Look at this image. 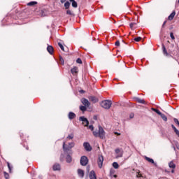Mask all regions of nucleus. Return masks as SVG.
I'll return each instance as SVG.
<instances>
[{
	"instance_id": "obj_41",
	"label": "nucleus",
	"mask_w": 179,
	"mask_h": 179,
	"mask_svg": "<svg viewBox=\"0 0 179 179\" xmlns=\"http://www.w3.org/2000/svg\"><path fill=\"white\" fill-rule=\"evenodd\" d=\"M156 113H157V114H158V115H161L163 114V113H162V112H160V110H157Z\"/></svg>"
},
{
	"instance_id": "obj_40",
	"label": "nucleus",
	"mask_w": 179,
	"mask_h": 179,
	"mask_svg": "<svg viewBox=\"0 0 179 179\" xmlns=\"http://www.w3.org/2000/svg\"><path fill=\"white\" fill-rule=\"evenodd\" d=\"M66 14L67 15H72V11H71L70 10H67Z\"/></svg>"
},
{
	"instance_id": "obj_42",
	"label": "nucleus",
	"mask_w": 179,
	"mask_h": 179,
	"mask_svg": "<svg viewBox=\"0 0 179 179\" xmlns=\"http://www.w3.org/2000/svg\"><path fill=\"white\" fill-rule=\"evenodd\" d=\"M89 129H90L91 131H93V129H94L93 125H90Z\"/></svg>"
},
{
	"instance_id": "obj_19",
	"label": "nucleus",
	"mask_w": 179,
	"mask_h": 179,
	"mask_svg": "<svg viewBox=\"0 0 179 179\" xmlns=\"http://www.w3.org/2000/svg\"><path fill=\"white\" fill-rule=\"evenodd\" d=\"M145 160H147V162H149V163H152V164H155V166H157V164L155 163V161L153 160V159L145 157Z\"/></svg>"
},
{
	"instance_id": "obj_37",
	"label": "nucleus",
	"mask_w": 179,
	"mask_h": 179,
	"mask_svg": "<svg viewBox=\"0 0 179 179\" xmlns=\"http://www.w3.org/2000/svg\"><path fill=\"white\" fill-rule=\"evenodd\" d=\"M115 45H116V47H120V41H117L115 43Z\"/></svg>"
},
{
	"instance_id": "obj_21",
	"label": "nucleus",
	"mask_w": 179,
	"mask_h": 179,
	"mask_svg": "<svg viewBox=\"0 0 179 179\" xmlns=\"http://www.w3.org/2000/svg\"><path fill=\"white\" fill-rule=\"evenodd\" d=\"M72 3L73 8H78V3L75 0H69Z\"/></svg>"
},
{
	"instance_id": "obj_12",
	"label": "nucleus",
	"mask_w": 179,
	"mask_h": 179,
	"mask_svg": "<svg viewBox=\"0 0 179 179\" xmlns=\"http://www.w3.org/2000/svg\"><path fill=\"white\" fill-rule=\"evenodd\" d=\"M71 72L72 75H76L78 73V72H79V70H78V67L74 66L73 69H71Z\"/></svg>"
},
{
	"instance_id": "obj_13",
	"label": "nucleus",
	"mask_w": 179,
	"mask_h": 179,
	"mask_svg": "<svg viewBox=\"0 0 179 179\" xmlns=\"http://www.w3.org/2000/svg\"><path fill=\"white\" fill-rule=\"evenodd\" d=\"M78 174L81 178L85 177V171H83L82 169H78Z\"/></svg>"
},
{
	"instance_id": "obj_27",
	"label": "nucleus",
	"mask_w": 179,
	"mask_h": 179,
	"mask_svg": "<svg viewBox=\"0 0 179 179\" xmlns=\"http://www.w3.org/2000/svg\"><path fill=\"white\" fill-rule=\"evenodd\" d=\"M69 6H71V3L69 2V1H66L65 3H64V7L66 9H69Z\"/></svg>"
},
{
	"instance_id": "obj_30",
	"label": "nucleus",
	"mask_w": 179,
	"mask_h": 179,
	"mask_svg": "<svg viewBox=\"0 0 179 179\" xmlns=\"http://www.w3.org/2000/svg\"><path fill=\"white\" fill-rule=\"evenodd\" d=\"M113 167H114V169H118V167H120V165H118V163L117 162H113Z\"/></svg>"
},
{
	"instance_id": "obj_11",
	"label": "nucleus",
	"mask_w": 179,
	"mask_h": 179,
	"mask_svg": "<svg viewBox=\"0 0 179 179\" xmlns=\"http://www.w3.org/2000/svg\"><path fill=\"white\" fill-rule=\"evenodd\" d=\"M54 171H59L61 170V165L59 164H55L53 165Z\"/></svg>"
},
{
	"instance_id": "obj_22",
	"label": "nucleus",
	"mask_w": 179,
	"mask_h": 179,
	"mask_svg": "<svg viewBox=\"0 0 179 179\" xmlns=\"http://www.w3.org/2000/svg\"><path fill=\"white\" fill-rule=\"evenodd\" d=\"M74 138V135L73 134H70L68 135V136L66 137V141H71Z\"/></svg>"
},
{
	"instance_id": "obj_17",
	"label": "nucleus",
	"mask_w": 179,
	"mask_h": 179,
	"mask_svg": "<svg viewBox=\"0 0 179 179\" xmlns=\"http://www.w3.org/2000/svg\"><path fill=\"white\" fill-rule=\"evenodd\" d=\"M76 117V115L75 113H73V112H70L69 113V120H73V118Z\"/></svg>"
},
{
	"instance_id": "obj_35",
	"label": "nucleus",
	"mask_w": 179,
	"mask_h": 179,
	"mask_svg": "<svg viewBox=\"0 0 179 179\" xmlns=\"http://www.w3.org/2000/svg\"><path fill=\"white\" fill-rule=\"evenodd\" d=\"M134 40H135L136 42H139L140 40H142V38H141V37H137V38H135Z\"/></svg>"
},
{
	"instance_id": "obj_51",
	"label": "nucleus",
	"mask_w": 179,
	"mask_h": 179,
	"mask_svg": "<svg viewBox=\"0 0 179 179\" xmlns=\"http://www.w3.org/2000/svg\"><path fill=\"white\" fill-rule=\"evenodd\" d=\"M113 177H114L115 178H117V175H114Z\"/></svg>"
},
{
	"instance_id": "obj_7",
	"label": "nucleus",
	"mask_w": 179,
	"mask_h": 179,
	"mask_svg": "<svg viewBox=\"0 0 179 179\" xmlns=\"http://www.w3.org/2000/svg\"><path fill=\"white\" fill-rule=\"evenodd\" d=\"M83 146L87 152H90L92 150V146H90V143L85 142L83 143Z\"/></svg>"
},
{
	"instance_id": "obj_1",
	"label": "nucleus",
	"mask_w": 179,
	"mask_h": 179,
	"mask_svg": "<svg viewBox=\"0 0 179 179\" xmlns=\"http://www.w3.org/2000/svg\"><path fill=\"white\" fill-rule=\"evenodd\" d=\"M93 135L96 136V138L99 137L101 139H104L106 137V132L104 131V129H103V127H99V132L97 131H93Z\"/></svg>"
},
{
	"instance_id": "obj_31",
	"label": "nucleus",
	"mask_w": 179,
	"mask_h": 179,
	"mask_svg": "<svg viewBox=\"0 0 179 179\" xmlns=\"http://www.w3.org/2000/svg\"><path fill=\"white\" fill-rule=\"evenodd\" d=\"M170 37L172 40H176V37H174V34L173 32L170 33Z\"/></svg>"
},
{
	"instance_id": "obj_48",
	"label": "nucleus",
	"mask_w": 179,
	"mask_h": 179,
	"mask_svg": "<svg viewBox=\"0 0 179 179\" xmlns=\"http://www.w3.org/2000/svg\"><path fill=\"white\" fill-rule=\"evenodd\" d=\"M134 117V113L130 114V118H133Z\"/></svg>"
},
{
	"instance_id": "obj_39",
	"label": "nucleus",
	"mask_w": 179,
	"mask_h": 179,
	"mask_svg": "<svg viewBox=\"0 0 179 179\" xmlns=\"http://www.w3.org/2000/svg\"><path fill=\"white\" fill-rule=\"evenodd\" d=\"M174 132L176 134V135L178 136L179 138V131L178 129H176V130L174 131Z\"/></svg>"
},
{
	"instance_id": "obj_53",
	"label": "nucleus",
	"mask_w": 179,
	"mask_h": 179,
	"mask_svg": "<svg viewBox=\"0 0 179 179\" xmlns=\"http://www.w3.org/2000/svg\"><path fill=\"white\" fill-rule=\"evenodd\" d=\"M171 173H174V169H173V170L171 171Z\"/></svg>"
},
{
	"instance_id": "obj_43",
	"label": "nucleus",
	"mask_w": 179,
	"mask_h": 179,
	"mask_svg": "<svg viewBox=\"0 0 179 179\" xmlns=\"http://www.w3.org/2000/svg\"><path fill=\"white\" fill-rule=\"evenodd\" d=\"M171 127L174 131L177 129V128H176V126H174L173 124H172Z\"/></svg>"
},
{
	"instance_id": "obj_10",
	"label": "nucleus",
	"mask_w": 179,
	"mask_h": 179,
	"mask_svg": "<svg viewBox=\"0 0 179 179\" xmlns=\"http://www.w3.org/2000/svg\"><path fill=\"white\" fill-rule=\"evenodd\" d=\"M90 179H97V177L96 176V172H94V171H91L90 172Z\"/></svg>"
},
{
	"instance_id": "obj_14",
	"label": "nucleus",
	"mask_w": 179,
	"mask_h": 179,
	"mask_svg": "<svg viewBox=\"0 0 179 179\" xmlns=\"http://www.w3.org/2000/svg\"><path fill=\"white\" fill-rule=\"evenodd\" d=\"M89 100L92 101V103H97V101H99V99L96 96H90Z\"/></svg>"
},
{
	"instance_id": "obj_8",
	"label": "nucleus",
	"mask_w": 179,
	"mask_h": 179,
	"mask_svg": "<svg viewBox=\"0 0 179 179\" xmlns=\"http://www.w3.org/2000/svg\"><path fill=\"white\" fill-rule=\"evenodd\" d=\"M81 102L83 104V106H85V107H90V102H89V100L83 98L81 99Z\"/></svg>"
},
{
	"instance_id": "obj_36",
	"label": "nucleus",
	"mask_w": 179,
	"mask_h": 179,
	"mask_svg": "<svg viewBox=\"0 0 179 179\" xmlns=\"http://www.w3.org/2000/svg\"><path fill=\"white\" fill-rule=\"evenodd\" d=\"M76 62L77 64H82V59H80V58H78Z\"/></svg>"
},
{
	"instance_id": "obj_9",
	"label": "nucleus",
	"mask_w": 179,
	"mask_h": 179,
	"mask_svg": "<svg viewBox=\"0 0 179 179\" xmlns=\"http://www.w3.org/2000/svg\"><path fill=\"white\" fill-rule=\"evenodd\" d=\"M117 156L116 157L118 158V157H122V150H121L120 148H117L115 150Z\"/></svg>"
},
{
	"instance_id": "obj_50",
	"label": "nucleus",
	"mask_w": 179,
	"mask_h": 179,
	"mask_svg": "<svg viewBox=\"0 0 179 179\" xmlns=\"http://www.w3.org/2000/svg\"><path fill=\"white\" fill-rule=\"evenodd\" d=\"M80 93H85V91H83V90L80 91Z\"/></svg>"
},
{
	"instance_id": "obj_18",
	"label": "nucleus",
	"mask_w": 179,
	"mask_h": 179,
	"mask_svg": "<svg viewBox=\"0 0 179 179\" xmlns=\"http://www.w3.org/2000/svg\"><path fill=\"white\" fill-rule=\"evenodd\" d=\"M176 16V10H173L172 13L168 17L169 20H173Z\"/></svg>"
},
{
	"instance_id": "obj_38",
	"label": "nucleus",
	"mask_w": 179,
	"mask_h": 179,
	"mask_svg": "<svg viewBox=\"0 0 179 179\" xmlns=\"http://www.w3.org/2000/svg\"><path fill=\"white\" fill-rule=\"evenodd\" d=\"M8 169H9V171H10H10H12V168H10V164H9V162H8Z\"/></svg>"
},
{
	"instance_id": "obj_28",
	"label": "nucleus",
	"mask_w": 179,
	"mask_h": 179,
	"mask_svg": "<svg viewBox=\"0 0 179 179\" xmlns=\"http://www.w3.org/2000/svg\"><path fill=\"white\" fill-rule=\"evenodd\" d=\"M136 24H138V22H131V23H130L129 26H130V27H131V29H134V27H135V26H136Z\"/></svg>"
},
{
	"instance_id": "obj_2",
	"label": "nucleus",
	"mask_w": 179,
	"mask_h": 179,
	"mask_svg": "<svg viewBox=\"0 0 179 179\" xmlns=\"http://www.w3.org/2000/svg\"><path fill=\"white\" fill-rule=\"evenodd\" d=\"M74 146H75V143L71 142V143H69L68 145H66V142L64 141L63 143V150L65 152H69V150H71V149H72V148H73Z\"/></svg>"
},
{
	"instance_id": "obj_33",
	"label": "nucleus",
	"mask_w": 179,
	"mask_h": 179,
	"mask_svg": "<svg viewBox=\"0 0 179 179\" xmlns=\"http://www.w3.org/2000/svg\"><path fill=\"white\" fill-rule=\"evenodd\" d=\"M59 63L61 65H64V58H62V57H59Z\"/></svg>"
},
{
	"instance_id": "obj_20",
	"label": "nucleus",
	"mask_w": 179,
	"mask_h": 179,
	"mask_svg": "<svg viewBox=\"0 0 179 179\" xmlns=\"http://www.w3.org/2000/svg\"><path fill=\"white\" fill-rule=\"evenodd\" d=\"M136 101H137V103H139L140 104H146V102L145 101V100L141 99L139 98H136Z\"/></svg>"
},
{
	"instance_id": "obj_49",
	"label": "nucleus",
	"mask_w": 179,
	"mask_h": 179,
	"mask_svg": "<svg viewBox=\"0 0 179 179\" xmlns=\"http://www.w3.org/2000/svg\"><path fill=\"white\" fill-rule=\"evenodd\" d=\"M115 135H121V134L118 133V132H115Z\"/></svg>"
},
{
	"instance_id": "obj_55",
	"label": "nucleus",
	"mask_w": 179,
	"mask_h": 179,
	"mask_svg": "<svg viewBox=\"0 0 179 179\" xmlns=\"http://www.w3.org/2000/svg\"><path fill=\"white\" fill-rule=\"evenodd\" d=\"M61 160H62V156H61Z\"/></svg>"
},
{
	"instance_id": "obj_24",
	"label": "nucleus",
	"mask_w": 179,
	"mask_h": 179,
	"mask_svg": "<svg viewBox=\"0 0 179 179\" xmlns=\"http://www.w3.org/2000/svg\"><path fill=\"white\" fill-rule=\"evenodd\" d=\"M169 166L170 169H176V165L173 161L169 163Z\"/></svg>"
},
{
	"instance_id": "obj_29",
	"label": "nucleus",
	"mask_w": 179,
	"mask_h": 179,
	"mask_svg": "<svg viewBox=\"0 0 179 179\" xmlns=\"http://www.w3.org/2000/svg\"><path fill=\"white\" fill-rule=\"evenodd\" d=\"M160 117L162 118V120H164V121H167V116L166 115H164V114H162L161 115H160Z\"/></svg>"
},
{
	"instance_id": "obj_6",
	"label": "nucleus",
	"mask_w": 179,
	"mask_h": 179,
	"mask_svg": "<svg viewBox=\"0 0 179 179\" xmlns=\"http://www.w3.org/2000/svg\"><path fill=\"white\" fill-rule=\"evenodd\" d=\"M79 120L80 121H82L83 125H84V127H87V125H89V120H87V119L85 117V116L80 117Z\"/></svg>"
},
{
	"instance_id": "obj_47",
	"label": "nucleus",
	"mask_w": 179,
	"mask_h": 179,
	"mask_svg": "<svg viewBox=\"0 0 179 179\" xmlns=\"http://www.w3.org/2000/svg\"><path fill=\"white\" fill-rule=\"evenodd\" d=\"M152 111H155V113H157V109L152 108Z\"/></svg>"
},
{
	"instance_id": "obj_45",
	"label": "nucleus",
	"mask_w": 179,
	"mask_h": 179,
	"mask_svg": "<svg viewBox=\"0 0 179 179\" xmlns=\"http://www.w3.org/2000/svg\"><path fill=\"white\" fill-rule=\"evenodd\" d=\"M136 177H138V178L142 177V174H141V173H138V174H137Z\"/></svg>"
},
{
	"instance_id": "obj_52",
	"label": "nucleus",
	"mask_w": 179,
	"mask_h": 179,
	"mask_svg": "<svg viewBox=\"0 0 179 179\" xmlns=\"http://www.w3.org/2000/svg\"><path fill=\"white\" fill-rule=\"evenodd\" d=\"M176 148H177V149H178L179 150V145H176Z\"/></svg>"
},
{
	"instance_id": "obj_46",
	"label": "nucleus",
	"mask_w": 179,
	"mask_h": 179,
	"mask_svg": "<svg viewBox=\"0 0 179 179\" xmlns=\"http://www.w3.org/2000/svg\"><path fill=\"white\" fill-rule=\"evenodd\" d=\"M66 1V0H60L61 3H64Z\"/></svg>"
},
{
	"instance_id": "obj_16",
	"label": "nucleus",
	"mask_w": 179,
	"mask_h": 179,
	"mask_svg": "<svg viewBox=\"0 0 179 179\" xmlns=\"http://www.w3.org/2000/svg\"><path fill=\"white\" fill-rule=\"evenodd\" d=\"M47 50L49 52V54L52 55V52H54V48H52V46L51 45H49L47 48Z\"/></svg>"
},
{
	"instance_id": "obj_5",
	"label": "nucleus",
	"mask_w": 179,
	"mask_h": 179,
	"mask_svg": "<svg viewBox=\"0 0 179 179\" xmlns=\"http://www.w3.org/2000/svg\"><path fill=\"white\" fill-rule=\"evenodd\" d=\"M87 163H89V159H87V157L83 156L80 159V164L81 166H87Z\"/></svg>"
},
{
	"instance_id": "obj_54",
	"label": "nucleus",
	"mask_w": 179,
	"mask_h": 179,
	"mask_svg": "<svg viewBox=\"0 0 179 179\" xmlns=\"http://www.w3.org/2000/svg\"><path fill=\"white\" fill-rule=\"evenodd\" d=\"M174 150H176V147H173Z\"/></svg>"
},
{
	"instance_id": "obj_15",
	"label": "nucleus",
	"mask_w": 179,
	"mask_h": 179,
	"mask_svg": "<svg viewBox=\"0 0 179 179\" xmlns=\"http://www.w3.org/2000/svg\"><path fill=\"white\" fill-rule=\"evenodd\" d=\"M162 51H163L164 55H165L166 57H169V52H167V50L166 49V46H164V44H162Z\"/></svg>"
},
{
	"instance_id": "obj_25",
	"label": "nucleus",
	"mask_w": 179,
	"mask_h": 179,
	"mask_svg": "<svg viewBox=\"0 0 179 179\" xmlns=\"http://www.w3.org/2000/svg\"><path fill=\"white\" fill-rule=\"evenodd\" d=\"M34 5H37V1H31L27 3L28 6H34Z\"/></svg>"
},
{
	"instance_id": "obj_23",
	"label": "nucleus",
	"mask_w": 179,
	"mask_h": 179,
	"mask_svg": "<svg viewBox=\"0 0 179 179\" xmlns=\"http://www.w3.org/2000/svg\"><path fill=\"white\" fill-rule=\"evenodd\" d=\"M66 160L67 163H71L72 162V157L71 155H68L66 157Z\"/></svg>"
},
{
	"instance_id": "obj_44",
	"label": "nucleus",
	"mask_w": 179,
	"mask_h": 179,
	"mask_svg": "<svg viewBox=\"0 0 179 179\" xmlns=\"http://www.w3.org/2000/svg\"><path fill=\"white\" fill-rule=\"evenodd\" d=\"M166 23H167V21H164L163 24H162V27H164V26H166Z\"/></svg>"
},
{
	"instance_id": "obj_4",
	"label": "nucleus",
	"mask_w": 179,
	"mask_h": 179,
	"mask_svg": "<svg viewBox=\"0 0 179 179\" xmlns=\"http://www.w3.org/2000/svg\"><path fill=\"white\" fill-rule=\"evenodd\" d=\"M96 162H97L98 167L99 169H101L103 167V162H104V157H103V155H98Z\"/></svg>"
},
{
	"instance_id": "obj_34",
	"label": "nucleus",
	"mask_w": 179,
	"mask_h": 179,
	"mask_svg": "<svg viewBox=\"0 0 179 179\" xmlns=\"http://www.w3.org/2000/svg\"><path fill=\"white\" fill-rule=\"evenodd\" d=\"M59 47H60L61 50L64 51V45L61 43H58Z\"/></svg>"
},
{
	"instance_id": "obj_3",
	"label": "nucleus",
	"mask_w": 179,
	"mask_h": 179,
	"mask_svg": "<svg viewBox=\"0 0 179 179\" xmlns=\"http://www.w3.org/2000/svg\"><path fill=\"white\" fill-rule=\"evenodd\" d=\"M112 104L113 103L110 100H105L101 101V106L106 110H108L111 108Z\"/></svg>"
},
{
	"instance_id": "obj_26",
	"label": "nucleus",
	"mask_w": 179,
	"mask_h": 179,
	"mask_svg": "<svg viewBox=\"0 0 179 179\" xmlns=\"http://www.w3.org/2000/svg\"><path fill=\"white\" fill-rule=\"evenodd\" d=\"M87 106H80V110L81 111H83V113H85V111H86V110L87 109Z\"/></svg>"
},
{
	"instance_id": "obj_32",
	"label": "nucleus",
	"mask_w": 179,
	"mask_h": 179,
	"mask_svg": "<svg viewBox=\"0 0 179 179\" xmlns=\"http://www.w3.org/2000/svg\"><path fill=\"white\" fill-rule=\"evenodd\" d=\"M3 174L6 179H9V173L3 172Z\"/></svg>"
}]
</instances>
